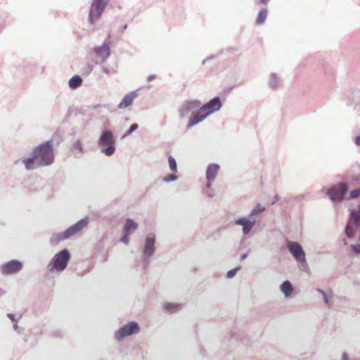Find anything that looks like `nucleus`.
Instances as JSON below:
<instances>
[{
  "mask_svg": "<svg viewBox=\"0 0 360 360\" xmlns=\"http://www.w3.org/2000/svg\"><path fill=\"white\" fill-rule=\"evenodd\" d=\"M221 107L222 103L219 96H214L207 103L200 105L198 112L192 117L188 127H193L202 122L212 114L219 111Z\"/></svg>",
  "mask_w": 360,
  "mask_h": 360,
  "instance_id": "f257e3e1",
  "label": "nucleus"
},
{
  "mask_svg": "<svg viewBox=\"0 0 360 360\" xmlns=\"http://www.w3.org/2000/svg\"><path fill=\"white\" fill-rule=\"evenodd\" d=\"M32 152L34 157L37 158L38 166H49L54 161L53 144L51 140L40 143Z\"/></svg>",
  "mask_w": 360,
  "mask_h": 360,
  "instance_id": "f03ea898",
  "label": "nucleus"
},
{
  "mask_svg": "<svg viewBox=\"0 0 360 360\" xmlns=\"http://www.w3.org/2000/svg\"><path fill=\"white\" fill-rule=\"evenodd\" d=\"M70 259V253L67 248H64L52 257L46 269L50 273H60L67 268Z\"/></svg>",
  "mask_w": 360,
  "mask_h": 360,
  "instance_id": "7ed1b4c3",
  "label": "nucleus"
},
{
  "mask_svg": "<svg viewBox=\"0 0 360 360\" xmlns=\"http://www.w3.org/2000/svg\"><path fill=\"white\" fill-rule=\"evenodd\" d=\"M201 102L198 99H190L184 101L178 108V115L180 120L188 118V123L186 126L187 129L192 127H188L192 120V117L197 114L200 108Z\"/></svg>",
  "mask_w": 360,
  "mask_h": 360,
  "instance_id": "20e7f679",
  "label": "nucleus"
},
{
  "mask_svg": "<svg viewBox=\"0 0 360 360\" xmlns=\"http://www.w3.org/2000/svg\"><path fill=\"white\" fill-rule=\"evenodd\" d=\"M111 54L110 41L105 39L100 46H94L89 56L95 65H100L107 61Z\"/></svg>",
  "mask_w": 360,
  "mask_h": 360,
  "instance_id": "39448f33",
  "label": "nucleus"
},
{
  "mask_svg": "<svg viewBox=\"0 0 360 360\" xmlns=\"http://www.w3.org/2000/svg\"><path fill=\"white\" fill-rule=\"evenodd\" d=\"M116 140L112 132L110 130L105 129L102 131L98 141L99 146H103L101 151L107 156L112 155L116 150Z\"/></svg>",
  "mask_w": 360,
  "mask_h": 360,
  "instance_id": "423d86ee",
  "label": "nucleus"
},
{
  "mask_svg": "<svg viewBox=\"0 0 360 360\" xmlns=\"http://www.w3.org/2000/svg\"><path fill=\"white\" fill-rule=\"evenodd\" d=\"M357 231H360V204L356 210L353 209L350 211L345 229V233L349 239L353 238Z\"/></svg>",
  "mask_w": 360,
  "mask_h": 360,
  "instance_id": "0eeeda50",
  "label": "nucleus"
},
{
  "mask_svg": "<svg viewBox=\"0 0 360 360\" xmlns=\"http://www.w3.org/2000/svg\"><path fill=\"white\" fill-rule=\"evenodd\" d=\"M109 1L110 0H93L88 15V21L91 25H94L100 20Z\"/></svg>",
  "mask_w": 360,
  "mask_h": 360,
  "instance_id": "6e6552de",
  "label": "nucleus"
},
{
  "mask_svg": "<svg viewBox=\"0 0 360 360\" xmlns=\"http://www.w3.org/2000/svg\"><path fill=\"white\" fill-rule=\"evenodd\" d=\"M140 330V327L136 321H130L120 327L114 334V338L120 342L125 338L135 335Z\"/></svg>",
  "mask_w": 360,
  "mask_h": 360,
  "instance_id": "1a4fd4ad",
  "label": "nucleus"
},
{
  "mask_svg": "<svg viewBox=\"0 0 360 360\" xmlns=\"http://www.w3.org/2000/svg\"><path fill=\"white\" fill-rule=\"evenodd\" d=\"M155 250V236L154 233L148 234L144 241L142 250V262L147 265L150 257Z\"/></svg>",
  "mask_w": 360,
  "mask_h": 360,
  "instance_id": "9d476101",
  "label": "nucleus"
},
{
  "mask_svg": "<svg viewBox=\"0 0 360 360\" xmlns=\"http://www.w3.org/2000/svg\"><path fill=\"white\" fill-rule=\"evenodd\" d=\"M348 192V185L346 183H340L338 186H332L326 191V194L333 202L342 201Z\"/></svg>",
  "mask_w": 360,
  "mask_h": 360,
  "instance_id": "9b49d317",
  "label": "nucleus"
},
{
  "mask_svg": "<svg viewBox=\"0 0 360 360\" xmlns=\"http://www.w3.org/2000/svg\"><path fill=\"white\" fill-rule=\"evenodd\" d=\"M23 268L22 262L18 259H11L4 263L0 267V271L4 276L16 274Z\"/></svg>",
  "mask_w": 360,
  "mask_h": 360,
  "instance_id": "f8f14e48",
  "label": "nucleus"
},
{
  "mask_svg": "<svg viewBox=\"0 0 360 360\" xmlns=\"http://www.w3.org/2000/svg\"><path fill=\"white\" fill-rule=\"evenodd\" d=\"M287 248L297 262L305 261V252L299 243L295 241H288Z\"/></svg>",
  "mask_w": 360,
  "mask_h": 360,
  "instance_id": "ddd939ff",
  "label": "nucleus"
},
{
  "mask_svg": "<svg viewBox=\"0 0 360 360\" xmlns=\"http://www.w3.org/2000/svg\"><path fill=\"white\" fill-rule=\"evenodd\" d=\"M256 219H251L249 217H241L236 219L235 224L242 226V231L243 235H248L250 233L254 226L255 225Z\"/></svg>",
  "mask_w": 360,
  "mask_h": 360,
  "instance_id": "4468645a",
  "label": "nucleus"
},
{
  "mask_svg": "<svg viewBox=\"0 0 360 360\" xmlns=\"http://www.w3.org/2000/svg\"><path fill=\"white\" fill-rule=\"evenodd\" d=\"M89 223V217H84L79 221H78L75 224L70 226L68 227L65 231V233L68 237V239L70 238L71 236H75V234L79 233L84 228L86 227Z\"/></svg>",
  "mask_w": 360,
  "mask_h": 360,
  "instance_id": "2eb2a0df",
  "label": "nucleus"
},
{
  "mask_svg": "<svg viewBox=\"0 0 360 360\" xmlns=\"http://www.w3.org/2000/svg\"><path fill=\"white\" fill-rule=\"evenodd\" d=\"M139 96L138 91H131L124 95L122 101L119 103L117 108L119 109H125L130 107L134 102V100Z\"/></svg>",
  "mask_w": 360,
  "mask_h": 360,
  "instance_id": "dca6fc26",
  "label": "nucleus"
},
{
  "mask_svg": "<svg viewBox=\"0 0 360 360\" xmlns=\"http://www.w3.org/2000/svg\"><path fill=\"white\" fill-rule=\"evenodd\" d=\"M231 340L240 342L242 345L248 347L252 343V340L244 332L238 331L232 334Z\"/></svg>",
  "mask_w": 360,
  "mask_h": 360,
  "instance_id": "f3484780",
  "label": "nucleus"
},
{
  "mask_svg": "<svg viewBox=\"0 0 360 360\" xmlns=\"http://www.w3.org/2000/svg\"><path fill=\"white\" fill-rule=\"evenodd\" d=\"M281 83V77L276 73L272 72L269 75L267 84L269 88L275 90L277 89Z\"/></svg>",
  "mask_w": 360,
  "mask_h": 360,
  "instance_id": "a211bd4d",
  "label": "nucleus"
},
{
  "mask_svg": "<svg viewBox=\"0 0 360 360\" xmlns=\"http://www.w3.org/2000/svg\"><path fill=\"white\" fill-rule=\"evenodd\" d=\"M219 165L216 163L210 164L206 169V179L215 180L217 174L219 170Z\"/></svg>",
  "mask_w": 360,
  "mask_h": 360,
  "instance_id": "6ab92c4d",
  "label": "nucleus"
},
{
  "mask_svg": "<svg viewBox=\"0 0 360 360\" xmlns=\"http://www.w3.org/2000/svg\"><path fill=\"white\" fill-rule=\"evenodd\" d=\"M268 15V10L266 7L261 8L255 20V25L260 26L264 24Z\"/></svg>",
  "mask_w": 360,
  "mask_h": 360,
  "instance_id": "aec40b11",
  "label": "nucleus"
},
{
  "mask_svg": "<svg viewBox=\"0 0 360 360\" xmlns=\"http://www.w3.org/2000/svg\"><path fill=\"white\" fill-rule=\"evenodd\" d=\"M65 231L53 233L49 239V242L52 245H58L60 242L68 239Z\"/></svg>",
  "mask_w": 360,
  "mask_h": 360,
  "instance_id": "412c9836",
  "label": "nucleus"
},
{
  "mask_svg": "<svg viewBox=\"0 0 360 360\" xmlns=\"http://www.w3.org/2000/svg\"><path fill=\"white\" fill-rule=\"evenodd\" d=\"M70 150L75 156L82 153L84 150V147L82 141L79 139L73 141L70 146Z\"/></svg>",
  "mask_w": 360,
  "mask_h": 360,
  "instance_id": "4be33fe9",
  "label": "nucleus"
},
{
  "mask_svg": "<svg viewBox=\"0 0 360 360\" xmlns=\"http://www.w3.org/2000/svg\"><path fill=\"white\" fill-rule=\"evenodd\" d=\"M137 223H136L133 219L129 218L126 219L123 231L127 233V234H131L137 229Z\"/></svg>",
  "mask_w": 360,
  "mask_h": 360,
  "instance_id": "5701e85b",
  "label": "nucleus"
},
{
  "mask_svg": "<svg viewBox=\"0 0 360 360\" xmlns=\"http://www.w3.org/2000/svg\"><path fill=\"white\" fill-rule=\"evenodd\" d=\"M22 162L27 170H32L34 168V164H37V158L34 157L32 152L30 157L22 159Z\"/></svg>",
  "mask_w": 360,
  "mask_h": 360,
  "instance_id": "b1692460",
  "label": "nucleus"
},
{
  "mask_svg": "<svg viewBox=\"0 0 360 360\" xmlns=\"http://www.w3.org/2000/svg\"><path fill=\"white\" fill-rule=\"evenodd\" d=\"M82 79L78 75H75L69 79L68 86L72 89H76L82 84Z\"/></svg>",
  "mask_w": 360,
  "mask_h": 360,
  "instance_id": "393cba45",
  "label": "nucleus"
},
{
  "mask_svg": "<svg viewBox=\"0 0 360 360\" xmlns=\"http://www.w3.org/2000/svg\"><path fill=\"white\" fill-rule=\"evenodd\" d=\"M281 291L284 294L285 297H289L293 292V288L291 283L288 281H284L280 285Z\"/></svg>",
  "mask_w": 360,
  "mask_h": 360,
  "instance_id": "a878e982",
  "label": "nucleus"
},
{
  "mask_svg": "<svg viewBox=\"0 0 360 360\" xmlns=\"http://www.w3.org/2000/svg\"><path fill=\"white\" fill-rule=\"evenodd\" d=\"M265 210V207L262 206L260 204H257L250 212L248 217L250 218L255 219V217L256 215H258L261 214L262 212H264Z\"/></svg>",
  "mask_w": 360,
  "mask_h": 360,
  "instance_id": "bb28decb",
  "label": "nucleus"
},
{
  "mask_svg": "<svg viewBox=\"0 0 360 360\" xmlns=\"http://www.w3.org/2000/svg\"><path fill=\"white\" fill-rule=\"evenodd\" d=\"M180 308V304H175V303H171V302H167L164 304V309L170 313H174L175 311H177Z\"/></svg>",
  "mask_w": 360,
  "mask_h": 360,
  "instance_id": "cd10ccee",
  "label": "nucleus"
},
{
  "mask_svg": "<svg viewBox=\"0 0 360 360\" xmlns=\"http://www.w3.org/2000/svg\"><path fill=\"white\" fill-rule=\"evenodd\" d=\"M168 164H169V169L173 173H176L178 172L176 162L173 156L169 155L168 157Z\"/></svg>",
  "mask_w": 360,
  "mask_h": 360,
  "instance_id": "c85d7f7f",
  "label": "nucleus"
},
{
  "mask_svg": "<svg viewBox=\"0 0 360 360\" xmlns=\"http://www.w3.org/2000/svg\"><path fill=\"white\" fill-rule=\"evenodd\" d=\"M177 180V176L174 174H167L162 178V181L169 184Z\"/></svg>",
  "mask_w": 360,
  "mask_h": 360,
  "instance_id": "c756f323",
  "label": "nucleus"
},
{
  "mask_svg": "<svg viewBox=\"0 0 360 360\" xmlns=\"http://www.w3.org/2000/svg\"><path fill=\"white\" fill-rule=\"evenodd\" d=\"M139 128V124L136 123L132 124L129 128L124 132L122 136V138H125L131 135L134 131H136Z\"/></svg>",
  "mask_w": 360,
  "mask_h": 360,
  "instance_id": "7c9ffc66",
  "label": "nucleus"
},
{
  "mask_svg": "<svg viewBox=\"0 0 360 360\" xmlns=\"http://www.w3.org/2000/svg\"><path fill=\"white\" fill-rule=\"evenodd\" d=\"M240 269V266H236L233 269L229 270L226 274V277L228 278H232L234 277L237 273V271Z\"/></svg>",
  "mask_w": 360,
  "mask_h": 360,
  "instance_id": "2f4dec72",
  "label": "nucleus"
},
{
  "mask_svg": "<svg viewBox=\"0 0 360 360\" xmlns=\"http://www.w3.org/2000/svg\"><path fill=\"white\" fill-rule=\"evenodd\" d=\"M359 196H360V189L359 188L352 190L349 192V198L350 199L356 198Z\"/></svg>",
  "mask_w": 360,
  "mask_h": 360,
  "instance_id": "473e14b6",
  "label": "nucleus"
},
{
  "mask_svg": "<svg viewBox=\"0 0 360 360\" xmlns=\"http://www.w3.org/2000/svg\"><path fill=\"white\" fill-rule=\"evenodd\" d=\"M129 235L130 234H127V233L124 232L123 236L120 238V241L122 243L127 245L129 242Z\"/></svg>",
  "mask_w": 360,
  "mask_h": 360,
  "instance_id": "72a5a7b5",
  "label": "nucleus"
},
{
  "mask_svg": "<svg viewBox=\"0 0 360 360\" xmlns=\"http://www.w3.org/2000/svg\"><path fill=\"white\" fill-rule=\"evenodd\" d=\"M297 263L300 264L301 265V269L302 271H305V272H308L309 271V266H308V264L307 263V260L305 259L304 262H297Z\"/></svg>",
  "mask_w": 360,
  "mask_h": 360,
  "instance_id": "f704fd0d",
  "label": "nucleus"
},
{
  "mask_svg": "<svg viewBox=\"0 0 360 360\" xmlns=\"http://www.w3.org/2000/svg\"><path fill=\"white\" fill-rule=\"evenodd\" d=\"M202 193L206 195L207 197L209 198H212L214 196V193L212 191H210V189L209 190H205V188H202Z\"/></svg>",
  "mask_w": 360,
  "mask_h": 360,
  "instance_id": "c9c22d12",
  "label": "nucleus"
},
{
  "mask_svg": "<svg viewBox=\"0 0 360 360\" xmlns=\"http://www.w3.org/2000/svg\"><path fill=\"white\" fill-rule=\"evenodd\" d=\"M207 179V183L204 188H205V190H209L211 188L214 180L210 179Z\"/></svg>",
  "mask_w": 360,
  "mask_h": 360,
  "instance_id": "e433bc0d",
  "label": "nucleus"
},
{
  "mask_svg": "<svg viewBox=\"0 0 360 360\" xmlns=\"http://www.w3.org/2000/svg\"><path fill=\"white\" fill-rule=\"evenodd\" d=\"M50 335L53 337L60 338L62 337V332L60 330H56L50 333Z\"/></svg>",
  "mask_w": 360,
  "mask_h": 360,
  "instance_id": "4c0bfd02",
  "label": "nucleus"
},
{
  "mask_svg": "<svg viewBox=\"0 0 360 360\" xmlns=\"http://www.w3.org/2000/svg\"><path fill=\"white\" fill-rule=\"evenodd\" d=\"M6 316H7V317H8V319H11V321L13 323H14L15 321H16L19 320V319H16V318H15V316L13 314H11V313H8Z\"/></svg>",
  "mask_w": 360,
  "mask_h": 360,
  "instance_id": "58836bf2",
  "label": "nucleus"
},
{
  "mask_svg": "<svg viewBox=\"0 0 360 360\" xmlns=\"http://www.w3.org/2000/svg\"><path fill=\"white\" fill-rule=\"evenodd\" d=\"M256 1L258 3V4L263 5V6H266L269 4V2L270 1V0H256Z\"/></svg>",
  "mask_w": 360,
  "mask_h": 360,
  "instance_id": "ea45409f",
  "label": "nucleus"
},
{
  "mask_svg": "<svg viewBox=\"0 0 360 360\" xmlns=\"http://www.w3.org/2000/svg\"><path fill=\"white\" fill-rule=\"evenodd\" d=\"M322 296H323L325 304H326L328 305H330L331 303L327 297L326 292H325L323 295H322Z\"/></svg>",
  "mask_w": 360,
  "mask_h": 360,
  "instance_id": "a19ab883",
  "label": "nucleus"
},
{
  "mask_svg": "<svg viewBox=\"0 0 360 360\" xmlns=\"http://www.w3.org/2000/svg\"><path fill=\"white\" fill-rule=\"evenodd\" d=\"M215 58H216V57H215V56H213V55H212V56H210L207 57V58H206L202 61V65H205L207 61H210V60H213V59H214Z\"/></svg>",
  "mask_w": 360,
  "mask_h": 360,
  "instance_id": "79ce46f5",
  "label": "nucleus"
},
{
  "mask_svg": "<svg viewBox=\"0 0 360 360\" xmlns=\"http://www.w3.org/2000/svg\"><path fill=\"white\" fill-rule=\"evenodd\" d=\"M354 143L356 146H360V135L355 137Z\"/></svg>",
  "mask_w": 360,
  "mask_h": 360,
  "instance_id": "37998d69",
  "label": "nucleus"
},
{
  "mask_svg": "<svg viewBox=\"0 0 360 360\" xmlns=\"http://www.w3.org/2000/svg\"><path fill=\"white\" fill-rule=\"evenodd\" d=\"M94 65L91 64V63L87 64V68H88V70L89 72H91L94 70Z\"/></svg>",
  "mask_w": 360,
  "mask_h": 360,
  "instance_id": "c03bdc74",
  "label": "nucleus"
},
{
  "mask_svg": "<svg viewBox=\"0 0 360 360\" xmlns=\"http://www.w3.org/2000/svg\"><path fill=\"white\" fill-rule=\"evenodd\" d=\"M18 320L15 321L14 323H13V328L15 330H17L18 329Z\"/></svg>",
  "mask_w": 360,
  "mask_h": 360,
  "instance_id": "a18cd8bd",
  "label": "nucleus"
},
{
  "mask_svg": "<svg viewBox=\"0 0 360 360\" xmlns=\"http://www.w3.org/2000/svg\"><path fill=\"white\" fill-rule=\"evenodd\" d=\"M156 77L155 75H150L148 77V81L150 82Z\"/></svg>",
  "mask_w": 360,
  "mask_h": 360,
  "instance_id": "49530a36",
  "label": "nucleus"
},
{
  "mask_svg": "<svg viewBox=\"0 0 360 360\" xmlns=\"http://www.w3.org/2000/svg\"><path fill=\"white\" fill-rule=\"evenodd\" d=\"M248 255V252H246V253H243V254H242V255H240V259H241V260H244L245 259H246V258H247Z\"/></svg>",
  "mask_w": 360,
  "mask_h": 360,
  "instance_id": "de8ad7c7",
  "label": "nucleus"
},
{
  "mask_svg": "<svg viewBox=\"0 0 360 360\" xmlns=\"http://www.w3.org/2000/svg\"><path fill=\"white\" fill-rule=\"evenodd\" d=\"M342 360H349V356L346 353L342 354Z\"/></svg>",
  "mask_w": 360,
  "mask_h": 360,
  "instance_id": "09e8293b",
  "label": "nucleus"
},
{
  "mask_svg": "<svg viewBox=\"0 0 360 360\" xmlns=\"http://www.w3.org/2000/svg\"><path fill=\"white\" fill-rule=\"evenodd\" d=\"M6 294V291L2 289V288H0V297H2L3 295H4Z\"/></svg>",
  "mask_w": 360,
  "mask_h": 360,
  "instance_id": "8fccbe9b",
  "label": "nucleus"
},
{
  "mask_svg": "<svg viewBox=\"0 0 360 360\" xmlns=\"http://www.w3.org/2000/svg\"><path fill=\"white\" fill-rule=\"evenodd\" d=\"M316 291L319 293H321V295H323L326 292L324 290H323L321 288H316Z\"/></svg>",
  "mask_w": 360,
  "mask_h": 360,
  "instance_id": "3c124183",
  "label": "nucleus"
},
{
  "mask_svg": "<svg viewBox=\"0 0 360 360\" xmlns=\"http://www.w3.org/2000/svg\"><path fill=\"white\" fill-rule=\"evenodd\" d=\"M274 198H275V200L273 201V204L275 203V202L278 201L280 198L278 195H276Z\"/></svg>",
  "mask_w": 360,
  "mask_h": 360,
  "instance_id": "603ef678",
  "label": "nucleus"
},
{
  "mask_svg": "<svg viewBox=\"0 0 360 360\" xmlns=\"http://www.w3.org/2000/svg\"><path fill=\"white\" fill-rule=\"evenodd\" d=\"M102 70H103V71L104 72H105V73H108V68H105V67H103V68H102Z\"/></svg>",
  "mask_w": 360,
  "mask_h": 360,
  "instance_id": "864d4df0",
  "label": "nucleus"
},
{
  "mask_svg": "<svg viewBox=\"0 0 360 360\" xmlns=\"http://www.w3.org/2000/svg\"><path fill=\"white\" fill-rule=\"evenodd\" d=\"M127 27H128L127 25V24H125V25L122 27V31H124V30H127Z\"/></svg>",
  "mask_w": 360,
  "mask_h": 360,
  "instance_id": "5fc2aeb1",
  "label": "nucleus"
},
{
  "mask_svg": "<svg viewBox=\"0 0 360 360\" xmlns=\"http://www.w3.org/2000/svg\"><path fill=\"white\" fill-rule=\"evenodd\" d=\"M343 241H344V244H345V245H347V243L346 240H344Z\"/></svg>",
  "mask_w": 360,
  "mask_h": 360,
  "instance_id": "6e6d98bb",
  "label": "nucleus"
}]
</instances>
